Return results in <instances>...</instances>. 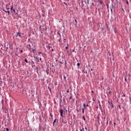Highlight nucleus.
Segmentation results:
<instances>
[{
	"label": "nucleus",
	"instance_id": "nucleus-1",
	"mask_svg": "<svg viewBox=\"0 0 131 131\" xmlns=\"http://www.w3.org/2000/svg\"><path fill=\"white\" fill-rule=\"evenodd\" d=\"M18 36L19 37H21V34H20V32L16 33V37H18Z\"/></svg>",
	"mask_w": 131,
	"mask_h": 131
},
{
	"label": "nucleus",
	"instance_id": "nucleus-2",
	"mask_svg": "<svg viewBox=\"0 0 131 131\" xmlns=\"http://www.w3.org/2000/svg\"><path fill=\"white\" fill-rule=\"evenodd\" d=\"M13 6H11V8H10L11 11H13V13H16V10H15V9H13Z\"/></svg>",
	"mask_w": 131,
	"mask_h": 131
},
{
	"label": "nucleus",
	"instance_id": "nucleus-3",
	"mask_svg": "<svg viewBox=\"0 0 131 131\" xmlns=\"http://www.w3.org/2000/svg\"><path fill=\"white\" fill-rule=\"evenodd\" d=\"M60 116H63V110H60Z\"/></svg>",
	"mask_w": 131,
	"mask_h": 131
},
{
	"label": "nucleus",
	"instance_id": "nucleus-4",
	"mask_svg": "<svg viewBox=\"0 0 131 131\" xmlns=\"http://www.w3.org/2000/svg\"><path fill=\"white\" fill-rule=\"evenodd\" d=\"M110 105L111 108H114V106L113 105V103H112V102H111V103H110Z\"/></svg>",
	"mask_w": 131,
	"mask_h": 131
},
{
	"label": "nucleus",
	"instance_id": "nucleus-5",
	"mask_svg": "<svg viewBox=\"0 0 131 131\" xmlns=\"http://www.w3.org/2000/svg\"><path fill=\"white\" fill-rule=\"evenodd\" d=\"M74 21H75V23H74V25H77V20L76 19H74Z\"/></svg>",
	"mask_w": 131,
	"mask_h": 131
},
{
	"label": "nucleus",
	"instance_id": "nucleus-6",
	"mask_svg": "<svg viewBox=\"0 0 131 131\" xmlns=\"http://www.w3.org/2000/svg\"><path fill=\"white\" fill-rule=\"evenodd\" d=\"M89 1L90 0H85V4H87V5H89Z\"/></svg>",
	"mask_w": 131,
	"mask_h": 131
},
{
	"label": "nucleus",
	"instance_id": "nucleus-7",
	"mask_svg": "<svg viewBox=\"0 0 131 131\" xmlns=\"http://www.w3.org/2000/svg\"><path fill=\"white\" fill-rule=\"evenodd\" d=\"M80 65V63H78L77 64V66H78L77 67V68H78V69H79V66Z\"/></svg>",
	"mask_w": 131,
	"mask_h": 131
},
{
	"label": "nucleus",
	"instance_id": "nucleus-8",
	"mask_svg": "<svg viewBox=\"0 0 131 131\" xmlns=\"http://www.w3.org/2000/svg\"><path fill=\"white\" fill-rule=\"evenodd\" d=\"M28 48H29V50L30 51V50H31V46H30V45H29V47L28 46Z\"/></svg>",
	"mask_w": 131,
	"mask_h": 131
},
{
	"label": "nucleus",
	"instance_id": "nucleus-9",
	"mask_svg": "<svg viewBox=\"0 0 131 131\" xmlns=\"http://www.w3.org/2000/svg\"><path fill=\"white\" fill-rule=\"evenodd\" d=\"M82 112L83 114L84 113V108H82Z\"/></svg>",
	"mask_w": 131,
	"mask_h": 131
},
{
	"label": "nucleus",
	"instance_id": "nucleus-10",
	"mask_svg": "<svg viewBox=\"0 0 131 131\" xmlns=\"http://www.w3.org/2000/svg\"><path fill=\"white\" fill-rule=\"evenodd\" d=\"M80 131H84V128L82 127V128L80 129Z\"/></svg>",
	"mask_w": 131,
	"mask_h": 131
},
{
	"label": "nucleus",
	"instance_id": "nucleus-11",
	"mask_svg": "<svg viewBox=\"0 0 131 131\" xmlns=\"http://www.w3.org/2000/svg\"><path fill=\"white\" fill-rule=\"evenodd\" d=\"M98 1H99V3H100V5H102V4H103V2L100 1V0H98Z\"/></svg>",
	"mask_w": 131,
	"mask_h": 131
},
{
	"label": "nucleus",
	"instance_id": "nucleus-12",
	"mask_svg": "<svg viewBox=\"0 0 131 131\" xmlns=\"http://www.w3.org/2000/svg\"><path fill=\"white\" fill-rule=\"evenodd\" d=\"M67 47H66V50H68V47H69V45L67 44Z\"/></svg>",
	"mask_w": 131,
	"mask_h": 131
},
{
	"label": "nucleus",
	"instance_id": "nucleus-13",
	"mask_svg": "<svg viewBox=\"0 0 131 131\" xmlns=\"http://www.w3.org/2000/svg\"><path fill=\"white\" fill-rule=\"evenodd\" d=\"M25 61L26 63H28V61H27V59L25 58Z\"/></svg>",
	"mask_w": 131,
	"mask_h": 131
},
{
	"label": "nucleus",
	"instance_id": "nucleus-14",
	"mask_svg": "<svg viewBox=\"0 0 131 131\" xmlns=\"http://www.w3.org/2000/svg\"><path fill=\"white\" fill-rule=\"evenodd\" d=\"M83 120H84V121H85V117H84V116H83Z\"/></svg>",
	"mask_w": 131,
	"mask_h": 131
},
{
	"label": "nucleus",
	"instance_id": "nucleus-15",
	"mask_svg": "<svg viewBox=\"0 0 131 131\" xmlns=\"http://www.w3.org/2000/svg\"><path fill=\"white\" fill-rule=\"evenodd\" d=\"M40 54H42L41 52H38V55H39V56H40Z\"/></svg>",
	"mask_w": 131,
	"mask_h": 131
},
{
	"label": "nucleus",
	"instance_id": "nucleus-16",
	"mask_svg": "<svg viewBox=\"0 0 131 131\" xmlns=\"http://www.w3.org/2000/svg\"><path fill=\"white\" fill-rule=\"evenodd\" d=\"M83 106L84 108H85V107H86L85 104L84 103V104H83Z\"/></svg>",
	"mask_w": 131,
	"mask_h": 131
},
{
	"label": "nucleus",
	"instance_id": "nucleus-17",
	"mask_svg": "<svg viewBox=\"0 0 131 131\" xmlns=\"http://www.w3.org/2000/svg\"><path fill=\"white\" fill-rule=\"evenodd\" d=\"M8 15H10V11H7Z\"/></svg>",
	"mask_w": 131,
	"mask_h": 131
},
{
	"label": "nucleus",
	"instance_id": "nucleus-18",
	"mask_svg": "<svg viewBox=\"0 0 131 131\" xmlns=\"http://www.w3.org/2000/svg\"><path fill=\"white\" fill-rule=\"evenodd\" d=\"M122 97H125V94H123V95L122 96Z\"/></svg>",
	"mask_w": 131,
	"mask_h": 131
},
{
	"label": "nucleus",
	"instance_id": "nucleus-19",
	"mask_svg": "<svg viewBox=\"0 0 131 131\" xmlns=\"http://www.w3.org/2000/svg\"><path fill=\"white\" fill-rule=\"evenodd\" d=\"M4 12H5V13H7V11L3 9Z\"/></svg>",
	"mask_w": 131,
	"mask_h": 131
},
{
	"label": "nucleus",
	"instance_id": "nucleus-20",
	"mask_svg": "<svg viewBox=\"0 0 131 131\" xmlns=\"http://www.w3.org/2000/svg\"><path fill=\"white\" fill-rule=\"evenodd\" d=\"M4 12H5V13H7V11L3 9Z\"/></svg>",
	"mask_w": 131,
	"mask_h": 131
},
{
	"label": "nucleus",
	"instance_id": "nucleus-21",
	"mask_svg": "<svg viewBox=\"0 0 131 131\" xmlns=\"http://www.w3.org/2000/svg\"><path fill=\"white\" fill-rule=\"evenodd\" d=\"M71 99H72V96L70 97V100H71Z\"/></svg>",
	"mask_w": 131,
	"mask_h": 131
},
{
	"label": "nucleus",
	"instance_id": "nucleus-22",
	"mask_svg": "<svg viewBox=\"0 0 131 131\" xmlns=\"http://www.w3.org/2000/svg\"><path fill=\"white\" fill-rule=\"evenodd\" d=\"M85 129H86V130H88V128L86 127H85Z\"/></svg>",
	"mask_w": 131,
	"mask_h": 131
},
{
	"label": "nucleus",
	"instance_id": "nucleus-23",
	"mask_svg": "<svg viewBox=\"0 0 131 131\" xmlns=\"http://www.w3.org/2000/svg\"><path fill=\"white\" fill-rule=\"evenodd\" d=\"M126 3L127 5H128V1H127Z\"/></svg>",
	"mask_w": 131,
	"mask_h": 131
},
{
	"label": "nucleus",
	"instance_id": "nucleus-24",
	"mask_svg": "<svg viewBox=\"0 0 131 131\" xmlns=\"http://www.w3.org/2000/svg\"><path fill=\"white\" fill-rule=\"evenodd\" d=\"M6 130H7V131H9V128H6Z\"/></svg>",
	"mask_w": 131,
	"mask_h": 131
},
{
	"label": "nucleus",
	"instance_id": "nucleus-25",
	"mask_svg": "<svg viewBox=\"0 0 131 131\" xmlns=\"http://www.w3.org/2000/svg\"><path fill=\"white\" fill-rule=\"evenodd\" d=\"M122 10L123 11V12H124V10L123 9V8H122Z\"/></svg>",
	"mask_w": 131,
	"mask_h": 131
},
{
	"label": "nucleus",
	"instance_id": "nucleus-26",
	"mask_svg": "<svg viewBox=\"0 0 131 131\" xmlns=\"http://www.w3.org/2000/svg\"><path fill=\"white\" fill-rule=\"evenodd\" d=\"M108 104H111V102H110V101H108Z\"/></svg>",
	"mask_w": 131,
	"mask_h": 131
},
{
	"label": "nucleus",
	"instance_id": "nucleus-27",
	"mask_svg": "<svg viewBox=\"0 0 131 131\" xmlns=\"http://www.w3.org/2000/svg\"><path fill=\"white\" fill-rule=\"evenodd\" d=\"M108 94H111V91H109Z\"/></svg>",
	"mask_w": 131,
	"mask_h": 131
},
{
	"label": "nucleus",
	"instance_id": "nucleus-28",
	"mask_svg": "<svg viewBox=\"0 0 131 131\" xmlns=\"http://www.w3.org/2000/svg\"><path fill=\"white\" fill-rule=\"evenodd\" d=\"M53 122H54V123L56 122V119L54 120V121Z\"/></svg>",
	"mask_w": 131,
	"mask_h": 131
},
{
	"label": "nucleus",
	"instance_id": "nucleus-29",
	"mask_svg": "<svg viewBox=\"0 0 131 131\" xmlns=\"http://www.w3.org/2000/svg\"><path fill=\"white\" fill-rule=\"evenodd\" d=\"M21 53H23V50L20 51Z\"/></svg>",
	"mask_w": 131,
	"mask_h": 131
},
{
	"label": "nucleus",
	"instance_id": "nucleus-30",
	"mask_svg": "<svg viewBox=\"0 0 131 131\" xmlns=\"http://www.w3.org/2000/svg\"><path fill=\"white\" fill-rule=\"evenodd\" d=\"M86 107H89V104H87V105H86Z\"/></svg>",
	"mask_w": 131,
	"mask_h": 131
},
{
	"label": "nucleus",
	"instance_id": "nucleus-31",
	"mask_svg": "<svg viewBox=\"0 0 131 131\" xmlns=\"http://www.w3.org/2000/svg\"><path fill=\"white\" fill-rule=\"evenodd\" d=\"M114 125H116V123H114Z\"/></svg>",
	"mask_w": 131,
	"mask_h": 131
},
{
	"label": "nucleus",
	"instance_id": "nucleus-32",
	"mask_svg": "<svg viewBox=\"0 0 131 131\" xmlns=\"http://www.w3.org/2000/svg\"><path fill=\"white\" fill-rule=\"evenodd\" d=\"M37 62H39V60L38 59H37Z\"/></svg>",
	"mask_w": 131,
	"mask_h": 131
},
{
	"label": "nucleus",
	"instance_id": "nucleus-33",
	"mask_svg": "<svg viewBox=\"0 0 131 131\" xmlns=\"http://www.w3.org/2000/svg\"><path fill=\"white\" fill-rule=\"evenodd\" d=\"M119 107L120 108V109H121V108L120 107V105H119Z\"/></svg>",
	"mask_w": 131,
	"mask_h": 131
},
{
	"label": "nucleus",
	"instance_id": "nucleus-34",
	"mask_svg": "<svg viewBox=\"0 0 131 131\" xmlns=\"http://www.w3.org/2000/svg\"><path fill=\"white\" fill-rule=\"evenodd\" d=\"M40 61H41V58H40Z\"/></svg>",
	"mask_w": 131,
	"mask_h": 131
},
{
	"label": "nucleus",
	"instance_id": "nucleus-35",
	"mask_svg": "<svg viewBox=\"0 0 131 131\" xmlns=\"http://www.w3.org/2000/svg\"><path fill=\"white\" fill-rule=\"evenodd\" d=\"M91 71H93V69H91Z\"/></svg>",
	"mask_w": 131,
	"mask_h": 131
},
{
	"label": "nucleus",
	"instance_id": "nucleus-36",
	"mask_svg": "<svg viewBox=\"0 0 131 131\" xmlns=\"http://www.w3.org/2000/svg\"><path fill=\"white\" fill-rule=\"evenodd\" d=\"M53 125L55 124V123H54V122H53Z\"/></svg>",
	"mask_w": 131,
	"mask_h": 131
},
{
	"label": "nucleus",
	"instance_id": "nucleus-37",
	"mask_svg": "<svg viewBox=\"0 0 131 131\" xmlns=\"http://www.w3.org/2000/svg\"><path fill=\"white\" fill-rule=\"evenodd\" d=\"M65 64H67V62H66V61H65Z\"/></svg>",
	"mask_w": 131,
	"mask_h": 131
},
{
	"label": "nucleus",
	"instance_id": "nucleus-38",
	"mask_svg": "<svg viewBox=\"0 0 131 131\" xmlns=\"http://www.w3.org/2000/svg\"><path fill=\"white\" fill-rule=\"evenodd\" d=\"M7 10H10V8H7Z\"/></svg>",
	"mask_w": 131,
	"mask_h": 131
},
{
	"label": "nucleus",
	"instance_id": "nucleus-39",
	"mask_svg": "<svg viewBox=\"0 0 131 131\" xmlns=\"http://www.w3.org/2000/svg\"><path fill=\"white\" fill-rule=\"evenodd\" d=\"M67 93H69V91H67Z\"/></svg>",
	"mask_w": 131,
	"mask_h": 131
},
{
	"label": "nucleus",
	"instance_id": "nucleus-40",
	"mask_svg": "<svg viewBox=\"0 0 131 131\" xmlns=\"http://www.w3.org/2000/svg\"><path fill=\"white\" fill-rule=\"evenodd\" d=\"M125 80H126V78H125Z\"/></svg>",
	"mask_w": 131,
	"mask_h": 131
},
{
	"label": "nucleus",
	"instance_id": "nucleus-41",
	"mask_svg": "<svg viewBox=\"0 0 131 131\" xmlns=\"http://www.w3.org/2000/svg\"><path fill=\"white\" fill-rule=\"evenodd\" d=\"M61 64H63V63L62 62H60Z\"/></svg>",
	"mask_w": 131,
	"mask_h": 131
},
{
	"label": "nucleus",
	"instance_id": "nucleus-42",
	"mask_svg": "<svg viewBox=\"0 0 131 131\" xmlns=\"http://www.w3.org/2000/svg\"><path fill=\"white\" fill-rule=\"evenodd\" d=\"M111 12H112V9H111Z\"/></svg>",
	"mask_w": 131,
	"mask_h": 131
},
{
	"label": "nucleus",
	"instance_id": "nucleus-43",
	"mask_svg": "<svg viewBox=\"0 0 131 131\" xmlns=\"http://www.w3.org/2000/svg\"><path fill=\"white\" fill-rule=\"evenodd\" d=\"M92 92L93 93V91H92Z\"/></svg>",
	"mask_w": 131,
	"mask_h": 131
},
{
	"label": "nucleus",
	"instance_id": "nucleus-44",
	"mask_svg": "<svg viewBox=\"0 0 131 131\" xmlns=\"http://www.w3.org/2000/svg\"><path fill=\"white\" fill-rule=\"evenodd\" d=\"M3 131H6V130H3Z\"/></svg>",
	"mask_w": 131,
	"mask_h": 131
}]
</instances>
